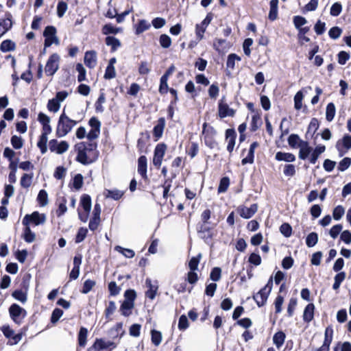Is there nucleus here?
Masks as SVG:
<instances>
[{"instance_id":"f257e3e1","label":"nucleus","mask_w":351,"mask_h":351,"mask_svg":"<svg viewBox=\"0 0 351 351\" xmlns=\"http://www.w3.org/2000/svg\"><path fill=\"white\" fill-rule=\"evenodd\" d=\"M97 147L95 143L80 142L75 144V150L77 152L75 160L84 165L94 162L99 156Z\"/></svg>"},{"instance_id":"f03ea898","label":"nucleus","mask_w":351,"mask_h":351,"mask_svg":"<svg viewBox=\"0 0 351 351\" xmlns=\"http://www.w3.org/2000/svg\"><path fill=\"white\" fill-rule=\"evenodd\" d=\"M212 212L209 208L205 209L200 215V221L197 223L196 230L201 237L204 240L212 239L213 230L217 226L216 223L210 221Z\"/></svg>"},{"instance_id":"7ed1b4c3","label":"nucleus","mask_w":351,"mask_h":351,"mask_svg":"<svg viewBox=\"0 0 351 351\" xmlns=\"http://www.w3.org/2000/svg\"><path fill=\"white\" fill-rule=\"evenodd\" d=\"M81 120L75 121L69 118L65 113L64 109L58 121L56 130V136L61 138L66 136L72 130L73 128Z\"/></svg>"},{"instance_id":"20e7f679","label":"nucleus","mask_w":351,"mask_h":351,"mask_svg":"<svg viewBox=\"0 0 351 351\" xmlns=\"http://www.w3.org/2000/svg\"><path fill=\"white\" fill-rule=\"evenodd\" d=\"M202 134L206 147L211 149L217 147L218 143L216 140L217 132L213 126L210 125L206 122L204 123L202 125Z\"/></svg>"},{"instance_id":"39448f33","label":"nucleus","mask_w":351,"mask_h":351,"mask_svg":"<svg viewBox=\"0 0 351 351\" xmlns=\"http://www.w3.org/2000/svg\"><path fill=\"white\" fill-rule=\"evenodd\" d=\"M46 216L44 213H39L38 211H34L32 214H27L25 215L22 220L23 226H29L30 224L34 226H39L45 223Z\"/></svg>"},{"instance_id":"423d86ee","label":"nucleus","mask_w":351,"mask_h":351,"mask_svg":"<svg viewBox=\"0 0 351 351\" xmlns=\"http://www.w3.org/2000/svg\"><path fill=\"white\" fill-rule=\"evenodd\" d=\"M56 33L57 29L53 25H48L45 28L43 32L45 48L49 47L52 44H59V40L56 36Z\"/></svg>"},{"instance_id":"0eeeda50","label":"nucleus","mask_w":351,"mask_h":351,"mask_svg":"<svg viewBox=\"0 0 351 351\" xmlns=\"http://www.w3.org/2000/svg\"><path fill=\"white\" fill-rule=\"evenodd\" d=\"M9 313L13 322L20 325L27 315L26 311L17 304H12L9 308Z\"/></svg>"},{"instance_id":"6e6552de","label":"nucleus","mask_w":351,"mask_h":351,"mask_svg":"<svg viewBox=\"0 0 351 351\" xmlns=\"http://www.w3.org/2000/svg\"><path fill=\"white\" fill-rule=\"evenodd\" d=\"M167 149V146L165 143H160L155 147L152 162L154 166L158 169L161 167Z\"/></svg>"},{"instance_id":"1a4fd4ad","label":"nucleus","mask_w":351,"mask_h":351,"mask_svg":"<svg viewBox=\"0 0 351 351\" xmlns=\"http://www.w3.org/2000/svg\"><path fill=\"white\" fill-rule=\"evenodd\" d=\"M60 56L58 53L51 54L45 64V71L47 75L52 76L59 69Z\"/></svg>"},{"instance_id":"9d476101","label":"nucleus","mask_w":351,"mask_h":351,"mask_svg":"<svg viewBox=\"0 0 351 351\" xmlns=\"http://www.w3.org/2000/svg\"><path fill=\"white\" fill-rule=\"evenodd\" d=\"M117 347V344L113 341H105L103 339H96L93 344L89 347L87 351H101L105 349L110 348L112 350Z\"/></svg>"},{"instance_id":"9b49d317","label":"nucleus","mask_w":351,"mask_h":351,"mask_svg":"<svg viewBox=\"0 0 351 351\" xmlns=\"http://www.w3.org/2000/svg\"><path fill=\"white\" fill-rule=\"evenodd\" d=\"M213 14L208 13L206 18L199 24L195 25V35L198 40H201L204 38V34L205 33L208 25L213 20Z\"/></svg>"},{"instance_id":"f8f14e48","label":"nucleus","mask_w":351,"mask_h":351,"mask_svg":"<svg viewBox=\"0 0 351 351\" xmlns=\"http://www.w3.org/2000/svg\"><path fill=\"white\" fill-rule=\"evenodd\" d=\"M336 148L339 156H343L350 149H351V135L345 134L343 138L336 143Z\"/></svg>"},{"instance_id":"ddd939ff","label":"nucleus","mask_w":351,"mask_h":351,"mask_svg":"<svg viewBox=\"0 0 351 351\" xmlns=\"http://www.w3.org/2000/svg\"><path fill=\"white\" fill-rule=\"evenodd\" d=\"M4 16L3 19H0V38L10 30L13 26L12 14L10 12H6Z\"/></svg>"},{"instance_id":"4468645a","label":"nucleus","mask_w":351,"mask_h":351,"mask_svg":"<svg viewBox=\"0 0 351 351\" xmlns=\"http://www.w3.org/2000/svg\"><path fill=\"white\" fill-rule=\"evenodd\" d=\"M237 134L234 128H228L225 131V141L227 142V151L230 154L234 150Z\"/></svg>"},{"instance_id":"2eb2a0df","label":"nucleus","mask_w":351,"mask_h":351,"mask_svg":"<svg viewBox=\"0 0 351 351\" xmlns=\"http://www.w3.org/2000/svg\"><path fill=\"white\" fill-rule=\"evenodd\" d=\"M257 204H252L250 208L244 206H239L237 212L242 218L250 219L257 212Z\"/></svg>"},{"instance_id":"dca6fc26","label":"nucleus","mask_w":351,"mask_h":351,"mask_svg":"<svg viewBox=\"0 0 351 351\" xmlns=\"http://www.w3.org/2000/svg\"><path fill=\"white\" fill-rule=\"evenodd\" d=\"M236 110L230 108L226 103H223L222 99L219 102L218 105V114L221 119L226 117H234Z\"/></svg>"},{"instance_id":"f3484780","label":"nucleus","mask_w":351,"mask_h":351,"mask_svg":"<svg viewBox=\"0 0 351 351\" xmlns=\"http://www.w3.org/2000/svg\"><path fill=\"white\" fill-rule=\"evenodd\" d=\"M150 140V134L148 131L141 132L140 138L137 141L136 147L140 153L147 152V144Z\"/></svg>"},{"instance_id":"a211bd4d","label":"nucleus","mask_w":351,"mask_h":351,"mask_svg":"<svg viewBox=\"0 0 351 351\" xmlns=\"http://www.w3.org/2000/svg\"><path fill=\"white\" fill-rule=\"evenodd\" d=\"M270 293L266 290V288H262L256 294L253 295V299L258 307L263 306L268 299Z\"/></svg>"},{"instance_id":"6ab92c4d","label":"nucleus","mask_w":351,"mask_h":351,"mask_svg":"<svg viewBox=\"0 0 351 351\" xmlns=\"http://www.w3.org/2000/svg\"><path fill=\"white\" fill-rule=\"evenodd\" d=\"M138 173L141 175V178L145 180H148L147 176V159L145 156H141L138 158Z\"/></svg>"},{"instance_id":"aec40b11","label":"nucleus","mask_w":351,"mask_h":351,"mask_svg":"<svg viewBox=\"0 0 351 351\" xmlns=\"http://www.w3.org/2000/svg\"><path fill=\"white\" fill-rule=\"evenodd\" d=\"M165 128V119L160 117L158 119L157 123L153 128V136L154 141H158L162 136Z\"/></svg>"},{"instance_id":"412c9836","label":"nucleus","mask_w":351,"mask_h":351,"mask_svg":"<svg viewBox=\"0 0 351 351\" xmlns=\"http://www.w3.org/2000/svg\"><path fill=\"white\" fill-rule=\"evenodd\" d=\"M84 64L90 68H94L97 64V53L94 50L87 51L84 54Z\"/></svg>"},{"instance_id":"4be33fe9","label":"nucleus","mask_w":351,"mask_h":351,"mask_svg":"<svg viewBox=\"0 0 351 351\" xmlns=\"http://www.w3.org/2000/svg\"><path fill=\"white\" fill-rule=\"evenodd\" d=\"M315 309V306L313 303H309L305 306L302 315L304 322L308 324L313 319Z\"/></svg>"},{"instance_id":"5701e85b","label":"nucleus","mask_w":351,"mask_h":351,"mask_svg":"<svg viewBox=\"0 0 351 351\" xmlns=\"http://www.w3.org/2000/svg\"><path fill=\"white\" fill-rule=\"evenodd\" d=\"M298 146L300 147L299 151V158L301 160H306L309 154L312 153L313 148L309 146L307 141H301V144Z\"/></svg>"},{"instance_id":"b1692460","label":"nucleus","mask_w":351,"mask_h":351,"mask_svg":"<svg viewBox=\"0 0 351 351\" xmlns=\"http://www.w3.org/2000/svg\"><path fill=\"white\" fill-rule=\"evenodd\" d=\"M145 284L148 287V289L145 293V297L153 300L156 298L158 287V285H152V280L149 278L146 279Z\"/></svg>"},{"instance_id":"393cba45","label":"nucleus","mask_w":351,"mask_h":351,"mask_svg":"<svg viewBox=\"0 0 351 351\" xmlns=\"http://www.w3.org/2000/svg\"><path fill=\"white\" fill-rule=\"evenodd\" d=\"M105 43L107 46L110 47V52L116 51L118 48L121 46L120 40L114 36H108L105 38Z\"/></svg>"},{"instance_id":"a878e982","label":"nucleus","mask_w":351,"mask_h":351,"mask_svg":"<svg viewBox=\"0 0 351 351\" xmlns=\"http://www.w3.org/2000/svg\"><path fill=\"white\" fill-rule=\"evenodd\" d=\"M275 159L278 161L292 162L295 160V156L289 152H278L275 155Z\"/></svg>"},{"instance_id":"bb28decb","label":"nucleus","mask_w":351,"mask_h":351,"mask_svg":"<svg viewBox=\"0 0 351 351\" xmlns=\"http://www.w3.org/2000/svg\"><path fill=\"white\" fill-rule=\"evenodd\" d=\"M326 150V147L324 145H319L315 147L314 149L312 150V153L309 158V162L311 164H315L319 158V156L324 152Z\"/></svg>"},{"instance_id":"cd10ccee","label":"nucleus","mask_w":351,"mask_h":351,"mask_svg":"<svg viewBox=\"0 0 351 351\" xmlns=\"http://www.w3.org/2000/svg\"><path fill=\"white\" fill-rule=\"evenodd\" d=\"M262 120L261 114L258 111H256L252 117V121L250 123V131L254 132L258 130L262 125Z\"/></svg>"},{"instance_id":"c85d7f7f","label":"nucleus","mask_w":351,"mask_h":351,"mask_svg":"<svg viewBox=\"0 0 351 351\" xmlns=\"http://www.w3.org/2000/svg\"><path fill=\"white\" fill-rule=\"evenodd\" d=\"M269 5L268 19L269 21H274L278 18V0H271Z\"/></svg>"},{"instance_id":"c756f323","label":"nucleus","mask_w":351,"mask_h":351,"mask_svg":"<svg viewBox=\"0 0 351 351\" xmlns=\"http://www.w3.org/2000/svg\"><path fill=\"white\" fill-rule=\"evenodd\" d=\"M186 154L191 158L195 157L199 152V145L197 142H189L185 148Z\"/></svg>"},{"instance_id":"7c9ffc66","label":"nucleus","mask_w":351,"mask_h":351,"mask_svg":"<svg viewBox=\"0 0 351 351\" xmlns=\"http://www.w3.org/2000/svg\"><path fill=\"white\" fill-rule=\"evenodd\" d=\"M28 327L27 326H23L20 332L16 335H13L11 338L9 339V341L8 342V345L13 346L15 344H17L22 339L23 335H25V332L27 330Z\"/></svg>"},{"instance_id":"2f4dec72","label":"nucleus","mask_w":351,"mask_h":351,"mask_svg":"<svg viewBox=\"0 0 351 351\" xmlns=\"http://www.w3.org/2000/svg\"><path fill=\"white\" fill-rule=\"evenodd\" d=\"M134 308V304L123 302L121 303L119 311L124 317H129L132 313V309Z\"/></svg>"},{"instance_id":"473e14b6","label":"nucleus","mask_w":351,"mask_h":351,"mask_svg":"<svg viewBox=\"0 0 351 351\" xmlns=\"http://www.w3.org/2000/svg\"><path fill=\"white\" fill-rule=\"evenodd\" d=\"M117 309L116 304L114 301H109L108 306L104 310V317L106 322L112 321V315L115 312Z\"/></svg>"},{"instance_id":"72a5a7b5","label":"nucleus","mask_w":351,"mask_h":351,"mask_svg":"<svg viewBox=\"0 0 351 351\" xmlns=\"http://www.w3.org/2000/svg\"><path fill=\"white\" fill-rule=\"evenodd\" d=\"M123 192L118 190V189H114V190H110V189H105L104 192V195L106 198H111L114 200H119L120 199L123 195Z\"/></svg>"},{"instance_id":"f704fd0d","label":"nucleus","mask_w":351,"mask_h":351,"mask_svg":"<svg viewBox=\"0 0 351 351\" xmlns=\"http://www.w3.org/2000/svg\"><path fill=\"white\" fill-rule=\"evenodd\" d=\"M23 232L22 237L25 242L30 243L36 239V234L31 230V228L28 226H24Z\"/></svg>"},{"instance_id":"c9c22d12","label":"nucleus","mask_w":351,"mask_h":351,"mask_svg":"<svg viewBox=\"0 0 351 351\" xmlns=\"http://www.w3.org/2000/svg\"><path fill=\"white\" fill-rule=\"evenodd\" d=\"M176 177V174L172 175L171 178L166 179L162 184V187L163 188L162 197L165 199L169 196V193L171 187L172 181Z\"/></svg>"},{"instance_id":"e433bc0d","label":"nucleus","mask_w":351,"mask_h":351,"mask_svg":"<svg viewBox=\"0 0 351 351\" xmlns=\"http://www.w3.org/2000/svg\"><path fill=\"white\" fill-rule=\"evenodd\" d=\"M16 49V44L12 40L6 39L0 45V50L3 52L14 51Z\"/></svg>"},{"instance_id":"4c0bfd02","label":"nucleus","mask_w":351,"mask_h":351,"mask_svg":"<svg viewBox=\"0 0 351 351\" xmlns=\"http://www.w3.org/2000/svg\"><path fill=\"white\" fill-rule=\"evenodd\" d=\"M286 335L283 331L276 332L273 337V342L278 348H280L285 343Z\"/></svg>"},{"instance_id":"58836bf2","label":"nucleus","mask_w":351,"mask_h":351,"mask_svg":"<svg viewBox=\"0 0 351 351\" xmlns=\"http://www.w3.org/2000/svg\"><path fill=\"white\" fill-rule=\"evenodd\" d=\"M47 136L42 134L40 135L38 141L37 142V147L40 149L42 154H44L47 152Z\"/></svg>"},{"instance_id":"ea45409f","label":"nucleus","mask_w":351,"mask_h":351,"mask_svg":"<svg viewBox=\"0 0 351 351\" xmlns=\"http://www.w3.org/2000/svg\"><path fill=\"white\" fill-rule=\"evenodd\" d=\"M346 276L345 271H339L334 277V283L332 285V289L337 290L339 289L341 283L345 280Z\"/></svg>"},{"instance_id":"a19ab883","label":"nucleus","mask_w":351,"mask_h":351,"mask_svg":"<svg viewBox=\"0 0 351 351\" xmlns=\"http://www.w3.org/2000/svg\"><path fill=\"white\" fill-rule=\"evenodd\" d=\"M34 177V173H24L20 180V184L23 188L27 189L29 188L32 182V179Z\"/></svg>"},{"instance_id":"79ce46f5","label":"nucleus","mask_w":351,"mask_h":351,"mask_svg":"<svg viewBox=\"0 0 351 351\" xmlns=\"http://www.w3.org/2000/svg\"><path fill=\"white\" fill-rule=\"evenodd\" d=\"M88 330L85 327H81L78 333V344L80 347H84L87 341Z\"/></svg>"},{"instance_id":"37998d69","label":"nucleus","mask_w":351,"mask_h":351,"mask_svg":"<svg viewBox=\"0 0 351 351\" xmlns=\"http://www.w3.org/2000/svg\"><path fill=\"white\" fill-rule=\"evenodd\" d=\"M80 205L84 211H90L91 197L88 194H83L80 198Z\"/></svg>"},{"instance_id":"c03bdc74","label":"nucleus","mask_w":351,"mask_h":351,"mask_svg":"<svg viewBox=\"0 0 351 351\" xmlns=\"http://www.w3.org/2000/svg\"><path fill=\"white\" fill-rule=\"evenodd\" d=\"M123 302H129L135 305L134 302L136 299L137 295L134 289H129L124 292Z\"/></svg>"},{"instance_id":"a18cd8bd","label":"nucleus","mask_w":351,"mask_h":351,"mask_svg":"<svg viewBox=\"0 0 351 351\" xmlns=\"http://www.w3.org/2000/svg\"><path fill=\"white\" fill-rule=\"evenodd\" d=\"M336 112L335 106L332 102H330L326 106V119L330 122L333 120Z\"/></svg>"},{"instance_id":"49530a36","label":"nucleus","mask_w":351,"mask_h":351,"mask_svg":"<svg viewBox=\"0 0 351 351\" xmlns=\"http://www.w3.org/2000/svg\"><path fill=\"white\" fill-rule=\"evenodd\" d=\"M230 178L228 176H225L221 178L219 184L217 189L218 193H223L227 191L230 186Z\"/></svg>"},{"instance_id":"de8ad7c7","label":"nucleus","mask_w":351,"mask_h":351,"mask_svg":"<svg viewBox=\"0 0 351 351\" xmlns=\"http://www.w3.org/2000/svg\"><path fill=\"white\" fill-rule=\"evenodd\" d=\"M95 285H96L95 280L87 279L84 282L82 287L80 289V292L83 294H87L93 289V288Z\"/></svg>"},{"instance_id":"09e8293b","label":"nucleus","mask_w":351,"mask_h":351,"mask_svg":"<svg viewBox=\"0 0 351 351\" xmlns=\"http://www.w3.org/2000/svg\"><path fill=\"white\" fill-rule=\"evenodd\" d=\"M150 27V24L148 23L145 20L141 19L138 21V23L136 25L135 33L136 34H140L143 32L149 29Z\"/></svg>"},{"instance_id":"8fccbe9b","label":"nucleus","mask_w":351,"mask_h":351,"mask_svg":"<svg viewBox=\"0 0 351 351\" xmlns=\"http://www.w3.org/2000/svg\"><path fill=\"white\" fill-rule=\"evenodd\" d=\"M333 337V329L329 326L326 327L324 332V340L322 345H325L330 348V345L332 341Z\"/></svg>"},{"instance_id":"3c124183","label":"nucleus","mask_w":351,"mask_h":351,"mask_svg":"<svg viewBox=\"0 0 351 351\" xmlns=\"http://www.w3.org/2000/svg\"><path fill=\"white\" fill-rule=\"evenodd\" d=\"M202 258V254H198L195 256H193L189 261L188 267L190 270L196 271L198 269L199 263Z\"/></svg>"},{"instance_id":"603ef678","label":"nucleus","mask_w":351,"mask_h":351,"mask_svg":"<svg viewBox=\"0 0 351 351\" xmlns=\"http://www.w3.org/2000/svg\"><path fill=\"white\" fill-rule=\"evenodd\" d=\"M241 61V58L240 56L237 55L236 53H230L228 55L226 62V66L231 70L234 69L235 66V61Z\"/></svg>"},{"instance_id":"864d4df0","label":"nucleus","mask_w":351,"mask_h":351,"mask_svg":"<svg viewBox=\"0 0 351 351\" xmlns=\"http://www.w3.org/2000/svg\"><path fill=\"white\" fill-rule=\"evenodd\" d=\"M318 242V234L315 232L309 233L306 238V244L308 247L315 246Z\"/></svg>"},{"instance_id":"5fc2aeb1","label":"nucleus","mask_w":351,"mask_h":351,"mask_svg":"<svg viewBox=\"0 0 351 351\" xmlns=\"http://www.w3.org/2000/svg\"><path fill=\"white\" fill-rule=\"evenodd\" d=\"M121 28L114 27L112 24H106L102 27V33L105 35L117 34L119 32Z\"/></svg>"},{"instance_id":"6e6d98bb","label":"nucleus","mask_w":351,"mask_h":351,"mask_svg":"<svg viewBox=\"0 0 351 351\" xmlns=\"http://www.w3.org/2000/svg\"><path fill=\"white\" fill-rule=\"evenodd\" d=\"M151 340L155 346H159L162 341V333L158 330L152 329L151 330Z\"/></svg>"},{"instance_id":"4d7b16f0","label":"nucleus","mask_w":351,"mask_h":351,"mask_svg":"<svg viewBox=\"0 0 351 351\" xmlns=\"http://www.w3.org/2000/svg\"><path fill=\"white\" fill-rule=\"evenodd\" d=\"M12 296L22 303H25L27 301V293L22 289L14 290L12 293Z\"/></svg>"},{"instance_id":"13d9d810","label":"nucleus","mask_w":351,"mask_h":351,"mask_svg":"<svg viewBox=\"0 0 351 351\" xmlns=\"http://www.w3.org/2000/svg\"><path fill=\"white\" fill-rule=\"evenodd\" d=\"M37 201L40 206H45L48 204V195L45 190L42 189L39 191Z\"/></svg>"},{"instance_id":"bf43d9fd","label":"nucleus","mask_w":351,"mask_h":351,"mask_svg":"<svg viewBox=\"0 0 351 351\" xmlns=\"http://www.w3.org/2000/svg\"><path fill=\"white\" fill-rule=\"evenodd\" d=\"M170 90L168 86V79L161 77L160 79V85L158 92L160 95H163L167 94Z\"/></svg>"},{"instance_id":"052dcab7","label":"nucleus","mask_w":351,"mask_h":351,"mask_svg":"<svg viewBox=\"0 0 351 351\" xmlns=\"http://www.w3.org/2000/svg\"><path fill=\"white\" fill-rule=\"evenodd\" d=\"M297 304H298V299L296 298H290V300L289 301L288 306H287V317H291L293 315Z\"/></svg>"},{"instance_id":"680f3d73","label":"nucleus","mask_w":351,"mask_h":351,"mask_svg":"<svg viewBox=\"0 0 351 351\" xmlns=\"http://www.w3.org/2000/svg\"><path fill=\"white\" fill-rule=\"evenodd\" d=\"M88 229L84 227H81L78 229L77 234L75 235V242L79 243L82 242L87 236Z\"/></svg>"},{"instance_id":"e2e57ef3","label":"nucleus","mask_w":351,"mask_h":351,"mask_svg":"<svg viewBox=\"0 0 351 351\" xmlns=\"http://www.w3.org/2000/svg\"><path fill=\"white\" fill-rule=\"evenodd\" d=\"M76 71L78 72L77 81L79 82L86 80V71L81 63L76 64Z\"/></svg>"},{"instance_id":"0e129e2a","label":"nucleus","mask_w":351,"mask_h":351,"mask_svg":"<svg viewBox=\"0 0 351 351\" xmlns=\"http://www.w3.org/2000/svg\"><path fill=\"white\" fill-rule=\"evenodd\" d=\"M301 141H303L296 134H291L288 138V143L291 148L299 147L298 145L301 144Z\"/></svg>"},{"instance_id":"69168bd1","label":"nucleus","mask_w":351,"mask_h":351,"mask_svg":"<svg viewBox=\"0 0 351 351\" xmlns=\"http://www.w3.org/2000/svg\"><path fill=\"white\" fill-rule=\"evenodd\" d=\"M106 101L104 93H101L97 100L95 101V108L97 112H103L104 108L102 104Z\"/></svg>"},{"instance_id":"338daca9","label":"nucleus","mask_w":351,"mask_h":351,"mask_svg":"<svg viewBox=\"0 0 351 351\" xmlns=\"http://www.w3.org/2000/svg\"><path fill=\"white\" fill-rule=\"evenodd\" d=\"M292 227L289 223H283L280 226V233L285 237L288 238L292 234Z\"/></svg>"},{"instance_id":"774afa93","label":"nucleus","mask_w":351,"mask_h":351,"mask_svg":"<svg viewBox=\"0 0 351 351\" xmlns=\"http://www.w3.org/2000/svg\"><path fill=\"white\" fill-rule=\"evenodd\" d=\"M351 165V158L345 157L339 162L337 169L340 171H344L348 169Z\"/></svg>"}]
</instances>
